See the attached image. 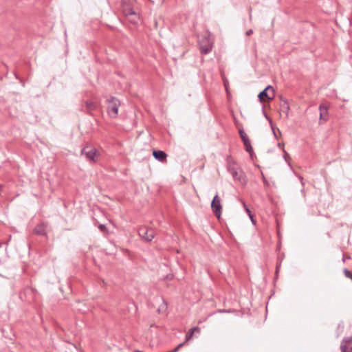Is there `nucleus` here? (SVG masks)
Wrapping results in <instances>:
<instances>
[{
	"label": "nucleus",
	"instance_id": "39448f33",
	"mask_svg": "<svg viewBox=\"0 0 352 352\" xmlns=\"http://www.w3.org/2000/svg\"><path fill=\"white\" fill-rule=\"evenodd\" d=\"M275 96L274 89L272 86H267L258 95L260 102H263L264 98L267 100H272Z\"/></svg>",
	"mask_w": 352,
	"mask_h": 352
},
{
	"label": "nucleus",
	"instance_id": "6ab92c4d",
	"mask_svg": "<svg viewBox=\"0 0 352 352\" xmlns=\"http://www.w3.org/2000/svg\"><path fill=\"white\" fill-rule=\"evenodd\" d=\"M245 212L248 213L249 217L250 218L252 223H255L254 222V215L252 214V212L250 211V210L249 209V208H245Z\"/></svg>",
	"mask_w": 352,
	"mask_h": 352
},
{
	"label": "nucleus",
	"instance_id": "bb28decb",
	"mask_svg": "<svg viewBox=\"0 0 352 352\" xmlns=\"http://www.w3.org/2000/svg\"><path fill=\"white\" fill-rule=\"evenodd\" d=\"M263 114H264V116L265 117V118L269 120L270 122H271L270 117L267 116V114L265 111H263Z\"/></svg>",
	"mask_w": 352,
	"mask_h": 352
},
{
	"label": "nucleus",
	"instance_id": "7c9ffc66",
	"mask_svg": "<svg viewBox=\"0 0 352 352\" xmlns=\"http://www.w3.org/2000/svg\"><path fill=\"white\" fill-rule=\"evenodd\" d=\"M300 181H301L302 184L303 185L304 184V183H303V178L302 177H300Z\"/></svg>",
	"mask_w": 352,
	"mask_h": 352
},
{
	"label": "nucleus",
	"instance_id": "f3484780",
	"mask_svg": "<svg viewBox=\"0 0 352 352\" xmlns=\"http://www.w3.org/2000/svg\"><path fill=\"white\" fill-rule=\"evenodd\" d=\"M280 106L283 109H285L287 112L289 110V106L287 100L281 99Z\"/></svg>",
	"mask_w": 352,
	"mask_h": 352
},
{
	"label": "nucleus",
	"instance_id": "aec40b11",
	"mask_svg": "<svg viewBox=\"0 0 352 352\" xmlns=\"http://www.w3.org/2000/svg\"><path fill=\"white\" fill-rule=\"evenodd\" d=\"M98 228L103 233H107L108 232V230H107L106 226L104 225V224H100L98 226Z\"/></svg>",
	"mask_w": 352,
	"mask_h": 352
},
{
	"label": "nucleus",
	"instance_id": "4be33fe9",
	"mask_svg": "<svg viewBox=\"0 0 352 352\" xmlns=\"http://www.w3.org/2000/svg\"><path fill=\"white\" fill-rule=\"evenodd\" d=\"M193 333L194 332L190 331V332L186 334L185 341L184 342L185 344L192 338Z\"/></svg>",
	"mask_w": 352,
	"mask_h": 352
},
{
	"label": "nucleus",
	"instance_id": "7ed1b4c3",
	"mask_svg": "<svg viewBox=\"0 0 352 352\" xmlns=\"http://www.w3.org/2000/svg\"><path fill=\"white\" fill-rule=\"evenodd\" d=\"M36 290L31 287H26L20 293V298L29 303L35 300Z\"/></svg>",
	"mask_w": 352,
	"mask_h": 352
},
{
	"label": "nucleus",
	"instance_id": "0eeeda50",
	"mask_svg": "<svg viewBox=\"0 0 352 352\" xmlns=\"http://www.w3.org/2000/svg\"><path fill=\"white\" fill-rule=\"evenodd\" d=\"M81 155H84L88 160L96 162V157L97 155V151L94 148L89 146H85L80 152Z\"/></svg>",
	"mask_w": 352,
	"mask_h": 352
},
{
	"label": "nucleus",
	"instance_id": "b1692460",
	"mask_svg": "<svg viewBox=\"0 0 352 352\" xmlns=\"http://www.w3.org/2000/svg\"><path fill=\"white\" fill-rule=\"evenodd\" d=\"M217 312L218 313H230V310H226V309H219Z\"/></svg>",
	"mask_w": 352,
	"mask_h": 352
},
{
	"label": "nucleus",
	"instance_id": "2f4dec72",
	"mask_svg": "<svg viewBox=\"0 0 352 352\" xmlns=\"http://www.w3.org/2000/svg\"><path fill=\"white\" fill-rule=\"evenodd\" d=\"M273 133L274 134V135H276L275 131L274 130H273Z\"/></svg>",
	"mask_w": 352,
	"mask_h": 352
},
{
	"label": "nucleus",
	"instance_id": "4468645a",
	"mask_svg": "<svg viewBox=\"0 0 352 352\" xmlns=\"http://www.w3.org/2000/svg\"><path fill=\"white\" fill-rule=\"evenodd\" d=\"M239 133L240 137H241L244 145L250 142L249 138L248 137L247 134L245 133V131L243 129H240L239 131Z\"/></svg>",
	"mask_w": 352,
	"mask_h": 352
},
{
	"label": "nucleus",
	"instance_id": "2eb2a0df",
	"mask_svg": "<svg viewBox=\"0 0 352 352\" xmlns=\"http://www.w3.org/2000/svg\"><path fill=\"white\" fill-rule=\"evenodd\" d=\"M199 50L201 54H207L212 50V45H201Z\"/></svg>",
	"mask_w": 352,
	"mask_h": 352
},
{
	"label": "nucleus",
	"instance_id": "a878e982",
	"mask_svg": "<svg viewBox=\"0 0 352 352\" xmlns=\"http://www.w3.org/2000/svg\"><path fill=\"white\" fill-rule=\"evenodd\" d=\"M252 33H253V30H252V29H250V30H248L245 32V34H246L247 36H250V35H251Z\"/></svg>",
	"mask_w": 352,
	"mask_h": 352
},
{
	"label": "nucleus",
	"instance_id": "c756f323",
	"mask_svg": "<svg viewBox=\"0 0 352 352\" xmlns=\"http://www.w3.org/2000/svg\"><path fill=\"white\" fill-rule=\"evenodd\" d=\"M278 270H279V265H276V274L278 273Z\"/></svg>",
	"mask_w": 352,
	"mask_h": 352
},
{
	"label": "nucleus",
	"instance_id": "412c9836",
	"mask_svg": "<svg viewBox=\"0 0 352 352\" xmlns=\"http://www.w3.org/2000/svg\"><path fill=\"white\" fill-rule=\"evenodd\" d=\"M343 272H344V276L346 277L349 278L352 280V274H351V272L349 270L344 269L343 270Z\"/></svg>",
	"mask_w": 352,
	"mask_h": 352
},
{
	"label": "nucleus",
	"instance_id": "393cba45",
	"mask_svg": "<svg viewBox=\"0 0 352 352\" xmlns=\"http://www.w3.org/2000/svg\"><path fill=\"white\" fill-rule=\"evenodd\" d=\"M173 278V274H167L165 277L166 279H168V280H172Z\"/></svg>",
	"mask_w": 352,
	"mask_h": 352
},
{
	"label": "nucleus",
	"instance_id": "9d476101",
	"mask_svg": "<svg viewBox=\"0 0 352 352\" xmlns=\"http://www.w3.org/2000/svg\"><path fill=\"white\" fill-rule=\"evenodd\" d=\"M47 226V224L44 222L40 223L34 228L33 232L39 236H46L47 235V232H46Z\"/></svg>",
	"mask_w": 352,
	"mask_h": 352
},
{
	"label": "nucleus",
	"instance_id": "20e7f679",
	"mask_svg": "<svg viewBox=\"0 0 352 352\" xmlns=\"http://www.w3.org/2000/svg\"><path fill=\"white\" fill-rule=\"evenodd\" d=\"M138 234L145 241L150 242L154 239L155 232L152 228L141 226L138 229Z\"/></svg>",
	"mask_w": 352,
	"mask_h": 352
},
{
	"label": "nucleus",
	"instance_id": "6e6552de",
	"mask_svg": "<svg viewBox=\"0 0 352 352\" xmlns=\"http://www.w3.org/2000/svg\"><path fill=\"white\" fill-rule=\"evenodd\" d=\"M340 352H352V336L345 337L340 344Z\"/></svg>",
	"mask_w": 352,
	"mask_h": 352
},
{
	"label": "nucleus",
	"instance_id": "9b49d317",
	"mask_svg": "<svg viewBox=\"0 0 352 352\" xmlns=\"http://www.w3.org/2000/svg\"><path fill=\"white\" fill-rule=\"evenodd\" d=\"M153 156L155 160L164 162L166 160L167 154L163 151L157 150L153 151Z\"/></svg>",
	"mask_w": 352,
	"mask_h": 352
},
{
	"label": "nucleus",
	"instance_id": "5701e85b",
	"mask_svg": "<svg viewBox=\"0 0 352 352\" xmlns=\"http://www.w3.org/2000/svg\"><path fill=\"white\" fill-rule=\"evenodd\" d=\"M190 331H192V332H199L200 331V329L198 327H192L190 329Z\"/></svg>",
	"mask_w": 352,
	"mask_h": 352
},
{
	"label": "nucleus",
	"instance_id": "c85d7f7f",
	"mask_svg": "<svg viewBox=\"0 0 352 352\" xmlns=\"http://www.w3.org/2000/svg\"><path fill=\"white\" fill-rule=\"evenodd\" d=\"M349 258H350V256H348V257H346V258L343 257L342 258V261L344 262L346 259H349Z\"/></svg>",
	"mask_w": 352,
	"mask_h": 352
},
{
	"label": "nucleus",
	"instance_id": "f257e3e1",
	"mask_svg": "<svg viewBox=\"0 0 352 352\" xmlns=\"http://www.w3.org/2000/svg\"><path fill=\"white\" fill-rule=\"evenodd\" d=\"M107 112L111 118H116L118 116V109L121 105L119 99L114 96H111L107 100Z\"/></svg>",
	"mask_w": 352,
	"mask_h": 352
},
{
	"label": "nucleus",
	"instance_id": "f03ea898",
	"mask_svg": "<svg viewBox=\"0 0 352 352\" xmlns=\"http://www.w3.org/2000/svg\"><path fill=\"white\" fill-rule=\"evenodd\" d=\"M227 167L228 172L234 180L239 181L241 184L245 182V176L243 171L238 168L234 162L229 161Z\"/></svg>",
	"mask_w": 352,
	"mask_h": 352
},
{
	"label": "nucleus",
	"instance_id": "dca6fc26",
	"mask_svg": "<svg viewBox=\"0 0 352 352\" xmlns=\"http://www.w3.org/2000/svg\"><path fill=\"white\" fill-rule=\"evenodd\" d=\"M244 146L245 147L246 152H248L252 157L254 151H253V148L251 145V142H249L247 144H245Z\"/></svg>",
	"mask_w": 352,
	"mask_h": 352
},
{
	"label": "nucleus",
	"instance_id": "1a4fd4ad",
	"mask_svg": "<svg viewBox=\"0 0 352 352\" xmlns=\"http://www.w3.org/2000/svg\"><path fill=\"white\" fill-rule=\"evenodd\" d=\"M121 9L126 17L128 16H133L136 17V12L131 7L130 4L126 3L124 1H122Z\"/></svg>",
	"mask_w": 352,
	"mask_h": 352
},
{
	"label": "nucleus",
	"instance_id": "ddd939ff",
	"mask_svg": "<svg viewBox=\"0 0 352 352\" xmlns=\"http://www.w3.org/2000/svg\"><path fill=\"white\" fill-rule=\"evenodd\" d=\"M85 106H86V108L87 109V112L91 114V112L94 111L96 107H97V105L95 102H92V101H90V100H87L85 101Z\"/></svg>",
	"mask_w": 352,
	"mask_h": 352
},
{
	"label": "nucleus",
	"instance_id": "a211bd4d",
	"mask_svg": "<svg viewBox=\"0 0 352 352\" xmlns=\"http://www.w3.org/2000/svg\"><path fill=\"white\" fill-rule=\"evenodd\" d=\"M129 20V21H130L131 23H133V24H136L138 23V21H139V16L138 14L136 13V17H133V16H128L126 17Z\"/></svg>",
	"mask_w": 352,
	"mask_h": 352
},
{
	"label": "nucleus",
	"instance_id": "cd10ccee",
	"mask_svg": "<svg viewBox=\"0 0 352 352\" xmlns=\"http://www.w3.org/2000/svg\"><path fill=\"white\" fill-rule=\"evenodd\" d=\"M242 204L245 210L246 208H248L244 201H242Z\"/></svg>",
	"mask_w": 352,
	"mask_h": 352
},
{
	"label": "nucleus",
	"instance_id": "f8f14e48",
	"mask_svg": "<svg viewBox=\"0 0 352 352\" xmlns=\"http://www.w3.org/2000/svg\"><path fill=\"white\" fill-rule=\"evenodd\" d=\"M319 110H320V119L324 120L326 121L327 120V116L328 114L327 107L322 104H320L319 106Z\"/></svg>",
	"mask_w": 352,
	"mask_h": 352
},
{
	"label": "nucleus",
	"instance_id": "423d86ee",
	"mask_svg": "<svg viewBox=\"0 0 352 352\" xmlns=\"http://www.w3.org/2000/svg\"><path fill=\"white\" fill-rule=\"evenodd\" d=\"M211 208L214 214L217 218H219L222 212V205L221 203V199L217 194L214 195L211 201Z\"/></svg>",
	"mask_w": 352,
	"mask_h": 352
},
{
	"label": "nucleus",
	"instance_id": "473e14b6",
	"mask_svg": "<svg viewBox=\"0 0 352 352\" xmlns=\"http://www.w3.org/2000/svg\"><path fill=\"white\" fill-rule=\"evenodd\" d=\"M150 1H152V2H154L155 0H150Z\"/></svg>",
	"mask_w": 352,
	"mask_h": 352
}]
</instances>
